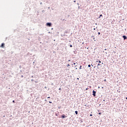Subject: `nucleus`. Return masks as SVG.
I'll return each instance as SVG.
<instances>
[{
	"label": "nucleus",
	"mask_w": 127,
	"mask_h": 127,
	"mask_svg": "<svg viewBox=\"0 0 127 127\" xmlns=\"http://www.w3.org/2000/svg\"><path fill=\"white\" fill-rule=\"evenodd\" d=\"M95 90H93L92 91V95L93 96V97H94V98L96 97V94H97V90L96 89Z\"/></svg>",
	"instance_id": "1"
},
{
	"label": "nucleus",
	"mask_w": 127,
	"mask_h": 127,
	"mask_svg": "<svg viewBox=\"0 0 127 127\" xmlns=\"http://www.w3.org/2000/svg\"><path fill=\"white\" fill-rule=\"evenodd\" d=\"M46 26H48V27H51L52 26V23L51 22H47L46 24Z\"/></svg>",
	"instance_id": "2"
},
{
	"label": "nucleus",
	"mask_w": 127,
	"mask_h": 127,
	"mask_svg": "<svg viewBox=\"0 0 127 127\" xmlns=\"http://www.w3.org/2000/svg\"><path fill=\"white\" fill-rule=\"evenodd\" d=\"M61 118L62 119H65V118H67V116H66V115H65L64 114H63L62 116H61Z\"/></svg>",
	"instance_id": "3"
},
{
	"label": "nucleus",
	"mask_w": 127,
	"mask_h": 127,
	"mask_svg": "<svg viewBox=\"0 0 127 127\" xmlns=\"http://www.w3.org/2000/svg\"><path fill=\"white\" fill-rule=\"evenodd\" d=\"M4 45H5V44L3 43L0 45V47H1V48H4Z\"/></svg>",
	"instance_id": "4"
},
{
	"label": "nucleus",
	"mask_w": 127,
	"mask_h": 127,
	"mask_svg": "<svg viewBox=\"0 0 127 127\" xmlns=\"http://www.w3.org/2000/svg\"><path fill=\"white\" fill-rule=\"evenodd\" d=\"M104 64V63H102V64H97V69H99V66H102V64Z\"/></svg>",
	"instance_id": "5"
},
{
	"label": "nucleus",
	"mask_w": 127,
	"mask_h": 127,
	"mask_svg": "<svg viewBox=\"0 0 127 127\" xmlns=\"http://www.w3.org/2000/svg\"><path fill=\"white\" fill-rule=\"evenodd\" d=\"M122 37H123V38H124V40H126L127 39V36H126V35H123V36H122Z\"/></svg>",
	"instance_id": "6"
},
{
	"label": "nucleus",
	"mask_w": 127,
	"mask_h": 127,
	"mask_svg": "<svg viewBox=\"0 0 127 127\" xmlns=\"http://www.w3.org/2000/svg\"><path fill=\"white\" fill-rule=\"evenodd\" d=\"M79 119L80 120V123H83V119L79 118Z\"/></svg>",
	"instance_id": "7"
},
{
	"label": "nucleus",
	"mask_w": 127,
	"mask_h": 127,
	"mask_svg": "<svg viewBox=\"0 0 127 127\" xmlns=\"http://www.w3.org/2000/svg\"><path fill=\"white\" fill-rule=\"evenodd\" d=\"M102 63V62H101V61H100V60H97V61H96V63Z\"/></svg>",
	"instance_id": "8"
},
{
	"label": "nucleus",
	"mask_w": 127,
	"mask_h": 127,
	"mask_svg": "<svg viewBox=\"0 0 127 127\" xmlns=\"http://www.w3.org/2000/svg\"><path fill=\"white\" fill-rule=\"evenodd\" d=\"M101 17L103 18V14L99 15V16L98 18H101Z\"/></svg>",
	"instance_id": "9"
},
{
	"label": "nucleus",
	"mask_w": 127,
	"mask_h": 127,
	"mask_svg": "<svg viewBox=\"0 0 127 127\" xmlns=\"http://www.w3.org/2000/svg\"><path fill=\"white\" fill-rule=\"evenodd\" d=\"M61 36L63 37V36H66V34H65V33H64V34H61Z\"/></svg>",
	"instance_id": "10"
},
{
	"label": "nucleus",
	"mask_w": 127,
	"mask_h": 127,
	"mask_svg": "<svg viewBox=\"0 0 127 127\" xmlns=\"http://www.w3.org/2000/svg\"><path fill=\"white\" fill-rule=\"evenodd\" d=\"M75 115H78V111H75Z\"/></svg>",
	"instance_id": "11"
},
{
	"label": "nucleus",
	"mask_w": 127,
	"mask_h": 127,
	"mask_svg": "<svg viewBox=\"0 0 127 127\" xmlns=\"http://www.w3.org/2000/svg\"><path fill=\"white\" fill-rule=\"evenodd\" d=\"M91 38H92V39H93V40H94V39H95V36H92L91 37Z\"/></svg>",
	"instance_id": "12"
},
{
	"label": "nucleus",
	"mask_w": 127,
	"mask_h": 127,
	"mask_svg": "<svg viewBox=\"0 0 127 127\" xmlns=\"http://www.w3.org/2000/svg\"><path fill=\"white\" fill-rule=\"evenodd\" d=\"M88 67L89 68H90V67H91V64H88Z\"/></svg>",
	"instance_id": "13"
},
{
	"label": "nucleus",
	"mask_w": 127,
	"mask_h": 127,
	"mask_svg": "<svg viewBox=\"0 0 127 127\" xmlns=\"http://www.w3.org/2000/svg\"><path fill=\"white\" fill-rule=\"evenodd\" d=\"M79 69H80V70H81V69H82V65H80Z\"/></svg>",
	"instance_id": "14"
},
{
	"label": "nucleus",
	"mask_w": 127,
	"mask_h": 127,
	"mask_svg": "<svg viewBox=\"0 0 127 127\" xmlns=\"http://www.w3.org/2000/svg\"><path fill=\"white\" fill-rule=\"evenodd\" d=\"M70 66V64H67L66 67H69Z\"/></svg>",
	"instance_id": "15"
},
{
	"label": "nucleus",
	"mask_w": 127,
	"mask_h": 127,
	"mask_svg": "<svg viewBox=\"0 0 127 127\" xmlns=\"http://www.w3.org/2000/svg\"><path fill=\"white\" fill-rule=\"evenodd\" d=\"M76 64H77V63H73V65H76Z\"/></svg>",
	"instance_id": "16"
},
{
	"label": "nucleus",
	"mask_w": 127,
	"mask_h": 127,
	"mask_svg": "<svg viewBox=\"0 0 127 127\" xmlns=\"http://www.w3.org/2000/svg\"><path fill=\"white\" fill-rule=\"evenodd\" d=\"M118 93H121V91H119V90H117Z\"/></svg>",
	"instance_id": "17"
},
{
	"label": "nucleus",
	"mask_w": 127,
	"mask_h": 127,
	"mask_svg": "<svg viewBox=\"0 0 127 127\" xmlns=\"http://www.w3.org/2000/svg\"><path fill=\"white\" fill-rule=\"evenodd\" d=\"M12 103H13V104H14V103H15V101L13 100V101H12Z\"/></svg>",
	"instance_id": "18"
},
{
	"label": "nucleus",
	"mask_w": 127,
	"mask_h": 127,
	"mask_svg": "<svg viewBox=\"0 0 127 127\" xmlns=\"http://www.w3.org/2000/svg\"><path fill=\"white\" fill-rule=\"evenodd\" d=\"M98 115H102V113L101 112L98 113Z\"/></svg>",
	"instance_id": "19"
},
{
	"label": "nucleus",
	"mask_w": 127,
	"mask_h": 127,
	"mask_svg": "<svg viewBox=\"0 0 127 127\" xmlns=\"http://www.w3.org/2000/svg\"><path fill=\"white\" fill-rule=\"evenodd\" d=\"M64 34H65V33H68V32H67V31H65V32H64Z\"/></svg>",
	"instance_id": "20"
},
{
	"label": "nucleus",
	"mask_w": 127,
	"mask_h": 127,
	"mask_svg": "<svg viewBox=\"0 0 127 127\" xmlns=\"http://www.w3.org/2000/svg\"><path fill=\"white\" fill-rule=\"evenodd\" d=\"M61 20H62L63 21H64V20H65V19H61Z\"/></svg>",
	"instance_id": "21"
},
{
	"label": "nucleus",
	"mask_w": 127,
	"mask_h": 127,
	"mask_svg": "<svg viewBox=\"0 0 127 127\" xmlns=\"http://www.w3.org/2000/svg\"><path fill=\"white\" fill-rule=\"evenodd\" d=\"M49 103L50 104H52V102H51V101H49Z\"/></svg>",
	"instance_id": "22"
},
{
	"label": "nucleus",
	"mask_w": 127,
	"mask_h": 127,
	"mask_svg": "<svg viewBox=\"0 0 127 127\" xmlns=\"http://www.w3.org/2000/svg\"><path fill=\"white\" fill-rule=\"evenodd\" d=\"M98 35H100V34H101V33L100 32H98Z\"/></svg>",
	"instance_id": "23"
},
{
	"label": "nucleus",
	"mask_w": 127,
	"mask_h": 127,
	"mask_svg": "<svg viewBox=\"0 0 127 127\" xmlns=\"http://www.w3.org/2000/svg\"><path fill=\"white\" fill-rule=\"evenodd\" d=\"M70 47H73V46L72 45H70Z\"/></svg>",
	"instance_id": "24"
},
{
	"label": "nucleus",
	"mask_w": 127,
	"mask_h": 127,
	"mask_svg": "<svg viewBox=\"0 0 127 127\" xmlns=\"http://www.w3.org/2000/svg\"><path fill=\"white\" fill-rule=\"evenodd\" d=\"M31 81L32 82H34V79H31Z\"/></svg>",
	"instance_id": "25"
},
{
	"label": "nucleus",
	"mask_w": 127,
	"mask_h": 127,
	"mask_svg": "<svg viewBox=\"0 0 127 127\" xmlns=\"http://www.w3.org/2000/svg\"><path fill=\"white\" fill-rule=\"evenodd\" d=\"M104 82H107V79H104Z\"/></svg>",
	"instance_id": "26"
},
{
	"label": "nucleus",
	"mask_w": 127,
	"mask_h": 127,
	"mask_svg": "<svg viewBox=\"0 0 127 127\" xmlns=\"http://www.w3.org/2000/svg\"><path fill=\"white\" fill-rule=\"evenodd\" d=\"M56 116H58V113H56Z\"/></svg>",
	"instance_id": "27"
},
{
	"label": "nucleus",
	"mask_w": 127,
	"mask_h": 127,
	"mask_svg": "<svg viewBox=\"0 0 127 127\" xmlns=\"http://www.w3.org/2000/svg\"><path fill=\"white\" fill-rule=\"evenodd\" d=\"M59 91H61V88H59Z\"/></svg>",
	"instance_id": "28"
},
{
	"label": "nucleus",
	"mask_w": 127,
	"mask_h": 127,
	"mask_svg": "<svg viewBox=\"0 0 127 127\" xmlns=\"http://www.w3.org/2000/svg\"><path fill=\"white\" fill-rule=\"evenodd\" d=\"M59 109H61V106H59Z\"/></svg>",
	"instance_id": "29"
},
{
	"label": "nucleus",
	"mask_w": 127,
	"mask_h": 127,
	"mask_svg": "<svg viewBox=\"0 0 127 127\" xmlns=\"http://www.w3.org/2000/svg\"><path fill=\"white\" fill-rule=\"evenodd\" d=\"M73 53H74V54H76V53L75 52V51H73Z\"/></svg>",
	"instance_id": "30"
},
{
	"label": "nucleus",
	"mask_w": 127,
	"mask_h": 127,
	"mask_svg": "<svg viewBox=\"0 0 127 127\" xmlns=\"http://www.w3.org/2000/svg\"><path fill=\"white\" fill-rule=\"evenodd\" d=\"M70 61H71L70 60H68V62H70Z\"/></svg>",
	"instance_id": "31"
},
{
	"label": "nucleus",
	"mask_w": 127,
	"mask_h": 127,
	"mask_svg": "<svg viewBox=\"0 0 127 127\" xmlns=\"http://www.w3.org/2000/svg\"><path fill=\"white\" fill-rule=\"evenodd\" d=\"M21 78H23L24 76L23 75H21Z\"/></svg>",
	"instance_id": "32"
},
{
	"label": "nucleus",
	"mask_w": 127,
	"mask_h": 127,
	"mask_svg": "<svg viewBox=\"0 0 127 127\" xmlns=\"http://www.w3.org/2000/svg\"><path fill=\"white\" fill-rule=\"evenodd\" d=\"M92 116H93V115H92V114L90 115V117H92Z\"/></svg>",
	"instance_id": "33"
},
{
	"label": "nucleus",
	"mask_w": 127,
	"mask_h": 127,
	"mask_svg": "<svg viewBox=\"0 0 127 127\" xmlns=\"http://www.w3.org/2000/svg\"><path fill=\"white\" fill-rule=\"evenodd\" d=\"M78 9H80V6H78Z\"/></svg>",
	"instance_id": "34"
},
{
	"label": "nucleus",
	"mask_w": 127,
	"mask_h": 127,
	"mask_svg": "<svg viewBox=\"0 0 127 127\" xmlns=\"http://www.w3.org/2000/svg\"><path fill=\"white\" fill-rule=\"evenodd\" d=\"M47 99H50V97H48Z\"/></svg>",
	"instance_id": "35"
},
{
	"label": "nucleus",
	"mask_w": 127,
	"mask_h": 127,
	"mask_svg": "<svg viewBox=\"0 0 127 127\" xmlns=\"http://www.w3.org/2000/svg\"><path fill=\"white\" fill-rule=\"evenodd\" d=\"M73 2H76V0H74L73 1Z\"/></svg>",
	"instance_id": "36"
},
{
	"label": "nucleus",
	"mask_w": 127,
	"mask_h": 127,
	"mask_svg": "<svg viewBox=\"0 0 127 127\" xmlns=\"http://www.w3.org/2000/svg\"><path fill=\"white\" fill-rule=\"evenodd\" d=\"M77 69H78V68L76 67L75 70H77Z\"/></svg>",
	"instance_id": "37"
},
{
	"label": "nucleus",
	"mask_w": 127,
	"mask_h": 127,
	"mask_svg": "<svg viewBox=\"0 0 127 127\" xmlns=\"http://www.w3.org/2000/svg\"><path fill=\"white\" fill-rule=\"evenodd\" d=\"M47 100L46 99L45 100V102H47Z\"/></svg>",
	"instance_id": "38"
},
{
	"label": "nucleus",
	"mask_w": 127,
	"mask_h": 127,
	"mask_svg": "<svg viewBox=\"0 0 127 127\" xmlns=\"http://www.w3.org/2000/svg\"><path fill=\"white\" fill-rule=\"evenodd\" d=\"M86 108H89V105H88L87 106H86Z\"/></svg>",
	"instance_id": "39"
},
{
	"label": "nucleus",
	"mask_w": 127,
	"mask_h": 127,
	"mask_svg": "<svg viewBox=\"0 0 127 127\" xmlns=\"http://www.w3.org/2000/svg\"><path fill=\"white\" fill-rule=\"evenodd\" d=\"M40 4H42V2H40Z\"/></svg>",
	"instance_id": "40"
},
{
	"label": "nucleus",
	"mask_w": 127,
	"mask_h": 127,
	"mask_svg": "<svg viewBox=\"0 0 127 127\" xmlns=\"http://www.w3.org/2000/svg\"><path fill=\"white\" fill-rule=\"evenodd\" d=\"M51 30H53V28H51Z\"/></svg>",
	"instance_id": "41"
},
{
	"label": "nucleus",
	"mask_w": 127,
	"mask_h": 127,
	"mask_svg": "<svg viewBox=\"0 0 127 127\" xmlns=\"http://www.w3.org/2000/svg\"><path fill=\"white\" fill-rule=\"evenodd\" d=\"M93 30H96V28H94V29H93Z\"/></svg>",
	"instance_id": "42"
},
{
	"label": "nucleus",
	"mask_w": 127,
	"mask_h": 127,
	"mask_svg": "<svg viewBox=\"0 0 127 127\" xmlns=\"http://www.w3.org/2000/svg\"><path fill=\"white\" fill-rule=\"evenodd\" d=\"M88 89H89V88H86V89H85V90H88Z\"/></svg>",
	"instance_id": "43"
},
{
	"label": "nucleus",
	"mask_w": 127,
	"mask_h": 127,
	"mask_svg": "<svg viewBox=\"0 0 127 127\" xmlns=\"http://www.w3.org/2000/svg\"><path fill=\"white\" fill-rule=\"evenodd\" d=\"M42 12H44V10H43V11H42Z\"/></svg>",
	"instance_id": "44"
},
{
	"label": "nucleus",
	"mask_w": 127,
	"mask_h": 127,
	"mask_svg": "<svg viewBox=\"0 0 127 127\" xmlns=\"http://www.w3.org/2000/svg\"><path fill=\"white\" fill-rule=\"evenodd\" d=\"M106 54H108V53L107 52H105Z\"/></svg>",
	"instance_id": "45"
},
{
	"label": "nucleus",
	"mask_w": 127,
	"mask_h": 127,
	"mask_svg": "<svg viewBox=\"0 0 127 127\" xmlns=\"http://www.w3.org/2000/svg\"><path fill=\"white\" fill-rule=\"evenodd\" d=\"M77 65H75V66H74V67H77Z\"/></svg>",
	"instance_id": "46"
},
{
	"label": "nucleus",
	"mask_w": 127,
	"mask_h": 127,
	"mask_svg": "<svg viewBox=\"0 0 127 127\" xmlns=\"http://www.w3.org/2000/svg\"><path fill=\"white\" fill-rule=\"evenodd\" d=\"M96 67H97V66H94V68H96Z\"/></svg>",
	"instance_id": "47"
},
{
	"label": "nucleus",
	"mask_w": 127,
	"mask_h": 127,
	"mask_svg": "<svg viewBox=\"0 0 127 127\" xmlns=\"http://www.w3.org/2000/svg\"><path fill=\"white\" fill-rule=\"evenodd\" d=\"M77 80H79V78H77Z\"/></svg>",
	"instance_id": "48"
},
{
	"label": "nucleus",
	"mask_w": 127,
	"mask_h": 127,
	"mask_svg": "<svg viewBox=\"0 0 127 127\" xmlns=\"http://www.w3.org/2000/svg\"><path fill=\"white\" fill-rule=\"evenodd\" d=\"M105 99H104V100H103V102H105Z\"/></svg>",
	"instance_id": "49"
},
{
	"label": "nucleus",
	"mask_w": 127,
	"mask_h": 127,
	"mask_svg": "<svg viewBox=\"0 0 127 127\" xmlns=\"http://www.w3.org/2000/svg\"><path fill=\"white\" fill-rule=\"evenodd\" d=\"M77 5H79V3H77Z\"/></svg>",
	"instance_id": "50"
},
{
	"label": "nucleus",
	"mask_w": 127,
	"mask_h": 127,
	"mask_svg": "<svg viewBox=\"0 0 127 127\" xmlns=\"http://www.w3.org/2000/svg\"><path fill=\"white\" fill-rule=\"evenodd\" d=\"M104 50H107V49H105Z\"/></svg>",
	"instance_id": "51"
},
{
	"label": "nucleus",
	"mask_w": 127,
	"mask_h": 127,
	"mask_svg": "<svg viewBox=\"0 0 127 127\" xmlns=\"http://www.w3.org/2000/svg\"><path fill=\"white\" fill-rule=\"evenodd\" d=\"M91 66L93 67V64H91Z\"/></svg>",
	"instance_id": "52"
},
{
	"label": "nucleus",
	"mask_w": 127,
	"mask_h": 127,
	"mask_svg": "<svg viewBox=\"0 0 127 127\" xmlns=\"http://www.w3.org/2000/svg\"><path fill=\"white\" fill-rule=\"evenodd\" d=\"M126 100H127V97L126 98Z\"/></svg>",
	"instance_id": "53"
},
{
	"label": "nucleus",
	"mask_w": 127,
	"mask_h": 127,
	"mask_svg": "<svg viewBox=\"0 0 127 127\" xmlns=\"http://www.w3.org/2000/svg\"><path fill=\"white\" fill-rule=\"evenodd\" d=\"M84 106H87V105L86 104V105H85Z\"/></svg>",
	"instance_id": "54"
},
{
	"label": "nucleus",
	"mask_w": 127,
	"mask_h": 127,
	"mask_svg": "<svg viewBox=\"0 0 127 127\" xmlns=\"http://www.w3.org/2000/svg\"><path fill=\"white\" fill-rule=\"evenodd\" d=\"M48 33H50V32H49Z\"/></svg>",
	"instance_id": "55"
},
{
	"label": "nucleus",
	"mask_w": 127,
	"mask_h": 127,
	"mask_svg": "<svg viewBox=\"0 0 127 127\" xmlns=\"http://www.w3.org/2000/svg\"><path fill=\"white\" fill-rule=\"evenodd\" d=\"M33 76H32V78H33Z\"/></svg>",
	"instance_id": "56"
},
{
	"label": "nucleus",
	"mask_w": 127,
	"mask_h": 127,
	"mask_svg": "<svg viewBox=\"0 0 127 127\" xmlns=\"http://www.w3.org/2000/svg\"><path fill=\"white\" fill-rule=\"evenodd\" d=\"M45 89H46L47 87H45Z\"/></svg>",
	"instance_id": "57"
},
{
	"label": "nucleus",
	"mask_w": 127,
	"mask_h": 127,
	"mask_svg": "<svg viewBox=\"0 0 127 127\" xmlns=\"http://www.w3.org/2000/svg\"><path fill=\"white\" fill-rule=\"evenodd\" d=\"M99 106H101V104H100Z\"/></svg>",
	"instance_id": "58"
}]
</instances>
